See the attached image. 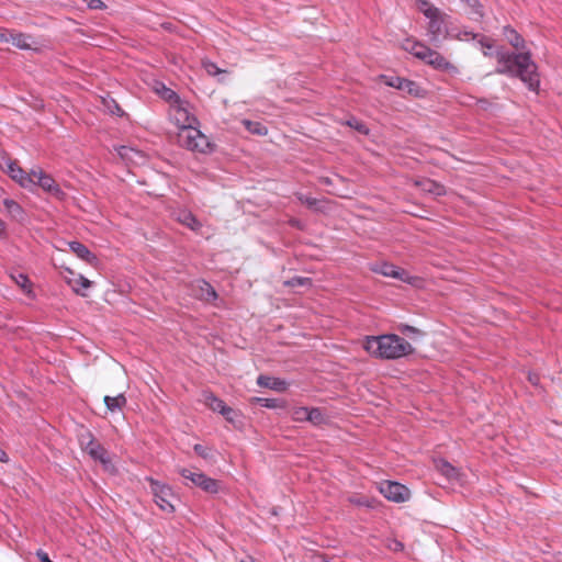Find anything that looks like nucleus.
Listing matches in <instances>:
<instances>
[{"label": "nucleus", "mask_w": 562, "mask_h": 562, "mask_svg": "<svg viewBox=\"0 0 562 562\" xmlns=\"http://www.w3.org/2000/svg\"><path fill=\"white\" fill-rule=\"evenodd\" d=\"M496 59L498 63L496 74L518 77L531 91H538L540 80L530 53L509 54L498 50Z\"/></svg>", "instance_id": "obj_1"}, {"label": "nucleus", "mask_w": 562, "mask_h": 562, "mask_svg": "<svg viewBox=\"0 0 562 562\" xmlns=\"http://www.w3.org/2000/svg\"><path fill=\"white\" fill-rule=\"evenodd\" d=\"M363 348L373 357L381 359H397L413 352L412 345L394 334L369 336Z\"/></svg>", "instance_id": "obj_2"}, {"label": "nucleus", "mask_w": 562, "mask_h": 562, "mask_svg": "<svg viewBox=\"0 0 562 562\" xmlns=\"http://www.w3.org/2000/svg\"><path fill=\"white\" fill-rule=\"evenodd\" d=\"M402 48L437 70L446 72L458 71V68L447 60L440 53L429 48L420 42L406 38L402 43Z\"/></svg>", "instance_id": "obj_3"}, {"label": "nucleus", "mask_w": 562, "mask_h": 562, "mask_svg": "<svg viewBox=\"0 0 562 562\" xmlns=\"http://www.w3.org/2000/svg\"><path fill=\"white\" fill-rule=\"evenodd\" d=\"M402 48L437 70L446 72L458 71V68L447 60L440 53L429 48L420 42L406 38L402 43Z\"/></svg>", "instance_id": "obj_4"}, {"label": "nucleus", "mask_w": 562, "mask_h": 562, "mask_svg": "<svg viewBox=\"0 0 562 562\" xmlns=\"http://www.w3.org/2000/svg\"><path fill=\"white\" fill-rule=\"evenodd\" d=\"M402 48L437 70L446 72L458 71V68L447 60L440 53L429 48L420 42L406 38L402 43Z\"/></svg>", "instance_id": "obj_5"}, {"label": "nucleus", "mask_w": 562, "mask_h": 562, "mask_svg": "<svg viewBox=\"0 0 562 562\" xmlns=\"http://www.w3.org/2000/svg\"><path fill=\"white\" fill-rule=\"evenodd\" d=\"M177 139L181 147L191 151L205 154L211 149L207 136L200 131V122L179 130Z\"/></svg>", "instance_id": "obj_6"}, {"label": "nucleus", "mask_w": 562, "mask_h": 562, "mask_svg": "<svg viewBox=\"0 0 562 562\" xmlns=\"http://www.w3.org/2000/svg\"><path fill=\"white\" fill-rule=\"evenodd\" d=\"M177 471L186 480L187 486L200 487L209 494H216L220 491V482L199 470L179 468Z\"/></svg>", "instance_id": "obj_7"}, {"label": "nucleus", "mask_w": 562, "mask_h": 562, "mask_svg": "<svg viewBox=\"0 0 562 562\" xmlns=\"http://www.w3.org/2000/svg\"><path fill=\"white\" fill-rule=\"evenodd\" d=\"M168 117L178 130L190 127L191 124H198L199 122L192 112L191 104L183 99L168 108Z\"/></svg>", "instance_id": "obj_8"}, {"label": "nucleus", "mask_w": 562, "mask_h": 562, "mask_svg": "<svg viewBox=\"0 0 562 562\" xmlns=\"http://www.w3.org/2000/svg\"><path fill=\"white\" fill-rule=\"evenodd\" d=\"M147 481L150 485V491L154 495L155 503L157 506L166 513H173L175 512V505L173 501H176L177 496L173 493L172 488L164 484L157 480H154L151 477H148Z\"/></svg>", "instance_id": "obj_9"}, {"label": "nucleus", "mask_w": 562, "mask_h": 562, "mask_svg": "<svg viewBox=\"0 0 562 562\" xmlns=\"http://www.w3.org/2000/svg\"><path fill=\"white\" fill-rule=\"evenodd\" d=\"M428 26L427 31L430 36V40L436 43L439 42L440 37H446L447 35V23L449 20V15L441 10H438L436 14L431 16H427Z\"/></svg>", "instance_id": "obj_10"}, {"label": "nucleus", "mask_w": 562, "mask_h": 562, "mask_svg": "<svg viewBox=\"0 0 562 562\" xmlns=\"http://www.w3.org/2000/svg\"><path fill=\"white\" fill-rule=\"evenodd\" d=\"M380 492L385 498L396 503H403L409 499V490L397 482L386 481L380 484Z\"/></svg>", "instance_id": "obj_11"}, {"label": "nucleus", "mask_w": 562, "mask_h": 562, "mask_svg": "<svg viewBox=\"0 0 562 562\" xmlns=\"http://www.w3.org/2000/svg\"><path fill=\"white\" fill-rule=\"evenodd\" d=\"M33 180L35 181V184L40 186L45 192L50 193L53 196L63 199L64 192L59 188V186L56 183L54 178L46 173L43 169H33L32 170Z\"/></svg>", "instance_id": "obj_12"}, {"label": "nucleus", "mask_w": 562, "mask_h": 562, "mask_svg": "<svg viewBox=\"0 0 562 562\" xmlns=\"http://www.w3.org/2000/svg\"><path fill=\"white\" fill-rule=\"evenodd\" d=\"M7 172L22 188L32 190V188L35 186L32 171L30 173H26L16 161L10 160L7 162Z\"/></svg>", "instance_id": "obj_13"}, {"label": "nucleus", "mask_w": 562, "mask_h": 562, "mask_svg": "<svg viewBox=\"0 0 562 562\" xmlns=\"http://www.w3.org/2000/svg\"><path fill=\"white\" fill-rule=\"evenodd\" d=\"M372 270L376 273L384 276V277L394 278V279H397V280H401L404 282H408V283L412 282V277H409L408 273L404 269L396 267L392 263H387V262L378 263L372 268Z\"/></svg>", "instance_id": "obj_14"}, {"label": "nucleus", "mask_w": 562, "mask_h": 562, "mask_svg": "<svg viewBox=\"0 0 562 562\" xmlns=\"http://www.w3.org/2000/svg\"><path fill=\"white\" fill-rule=\"evenodd\" d=\"M10 36V43H12L16 48L19 49H34V37L30 34H25L22 32H19L16 30H11Z\"/></svg>", "instance_id": "obj_15"}, {"label": "nucleus", "mask_w": 562, "mask_h": 562, "mask_svg": "<svg viewBox=\"0 0 562 562\" xmlns=\"http://www.w3.org/2000/svg\"><path fill=\"white\" fill-rule=\"evenodd\" d=\"M195 296L199 300L205 301V302H213L217 297V293L214 290V288L204 280H199L194 288Z\"/></svg>", "instance_id": "obj_16"}, {"label": "nucleus", "mask_w": 562, "mask_h": 562, "mask_svg": "<svg viewBox=\"0 0 562 562\" xmlns=\"http://www.w3.org/2000/svg\"><path fill=\"white\" fill-rule=\"evenodd\" d=\"M69 247L71 251L76 254L80 259L87 261L90 265L97 263V257L83 244L79 241H71L69 243Z\"/></svg>", "instance_id": "obj_17"}, {"label": "nucleus", "mask_w": 562, "mask_h": 562, "mask_svg": "<svg viewBox=\"0 0 562 562\" xmlns=\"http://www.w3.org/2000/svg\"><path fill=\"white\" fill-rule=\"evenodd\" d=\"M435 468L438 472H440L448 480H458L459 479V475H460L459 470L443 459L435 460Z\"/></svg>", "instance_id": "obj_18"}, {"label": "nucleus", "mask_w": 562, "mask_h": 562, "mask_svg": "<svg viewBox=\"0 0 562 562\" xmlns=\"http://www.w3.org/2000/svg\"><path fill=\"white\" fill-rule=\"evenodd\" d=\"M155 91L162 100L168 102L169 106L173 105L175 103L181 100L177 92L166 87L164 83H157L155 86Z\"/></svg>", "instance_id": "obj_19"}, {"label": "nucleus", "mask_w": 562, "mask_h": 562, "mask_svg": "<svg viewBox=\"0 0 562 562\" xmlns=\"http://www.w3.org/2000/svg\"><path fill=\"white\" fill-rule=\"evenodd\" d=\"M176 220L189 227L190 229L196 232L202 227V224L198 221V218L189 211H180L177 213Z\"/></svg>", "instance_id": "obj_20"}, {"label": "nucleus", "mask_w": 562, "mask_h": 562, "mask_svg": "<svg viewBox=\"0 0 562 562\" xmlns=\"http://www.w3.org/2000/svg\"><path fill=\"white\" fill-rule=\"evenodd\" d=\"M203 403L213 412L221 413L222 409H224L226 413H228V406L218 397H216L212 392H204L203 393Z\"/></svg>", "instance_id": "obj_21"}, {"label": "nucleus", "mask_w": 562, "mask_h": 562, "mask_svg": "<svg viewBox=\"0 0 562 562\" xmlns=\"http://www.w3.org/2000/svg\"><path fill=\"white\" fill-rule=\"evenodd\" d=\"M90 446H86V451L92 459L99 460L102 463H106V450L97 441H90Z\"/></svg>", "instance_id": "obj_22"}, {"label": "nucleus", "mask_w": 562, "mask_h": 562, "mask_svg": "<svg viewBox=\"0 0 562 562\" xmlns=\"http://www.w3.org/2000/svg\"><path fill=\"white\" fill-rule=\"evenodd\" d=\"M67 283L71 286V289L79 295L86 296V293L82 290H87L91 286V281L85 278L81 274L74 276L67 280Z\"/></svg>", "instance_id": "obj_23"}, {"label": "nucleus", "mask_w": 562, "mask_h": 562, "mask_svg": "<svg viewBox=\"0 0 562 562\" xmlns=\"http://www.w3.org/2000/svg\"><path fill=\"white\" fill-rule=\"evenodd\" d=\"M103 402L106 406V411L110 413H115L122 411L126 405L127 401L124 394H119L116 396H104Z\"/></svg>", "instance_id": "obj_24"}, {"label": "nucleus", "mask_w": 562, "mask_h": 562, "mask_svg": "<svg viewBox=\"0 0 562 562\" xmlns=\"http://www.w3.org/2000/svg\"><path fill=\"white\" fill-rule=\"evenodd\" d=\"M504 36L508 41V43L516 49L525 48V40L518 34L516 30L512 26L506 25L503 29Z\"/></svg>", "instance_id": "obj_25"}, {"label": "nucleus", "mask_w": 562, "mask_h": 562, "mask_svg": "<svg viewBox=\"0 0 562 562\" xmlns=\"http://www.w3.org/2000/svg\"><path fill=\"white\" fill-rule=\"evenodd\" d=\"M416 184L420 186L423 191L432 193L435 195H443L446 193V189L443 186H441L432 180H429V179H425V180H422L420 182H416Z\"/></svg>", "instance_id": "obj_26"}, {"label": "nucleus", "mask_w": 562, "mask_h": 562, "mask_svg": "<svg viewBox=\"0 0 562 562\" xmlns=\"http://www.w3.org/2000/svg\"><path fill=\"white\" fill-rule=\"evenodd\" d=\"M299 199L307 207L322 212L326 211V205L330 203L327 200H317L311 196H300Z\"/></svg>", "instance_id": "obj_27"}, {"label": "nucleus", "mask_w": 562, "mask_h": 562, "mask_svg": "<svg viewBox=\"0 0 562 562\" xmlns=\"http://www.w3.org/2000/svg\"><path fill=\"white\" fill-rule=\"evenodd\" d=\"M11 279L15 282L18 286H20L24 291L25 294H32V284L27 276L21 272H16L11 274Z\"/></svg>", "instance_id": "obj_28"}, {"label": "nucleus", "mask_w": 562, "mask_h": 562, "mask_svg": "<svg viewBox=\"0 0 562 562\" xmlns=\"http://www.w3.org/2000/svg\"><path fill=\"white\" fill-rule=\"evenodd\" d=\"M2 204L5 211L15 218H20L23 215V210L18 202L12 199H4Z\"/></svg>", "instance_id": "obj_29"}, {"label": "nucleus", "mask_w": 562, "mask_h": 562, "mask_svg": "<svg viewBox=\"0 0 562 562\" xmlns=\"http://www.w3.org/2000/svg\"><path fill=\"white\" fill-rule=\"evenodd\" d=\"M417 9L427 18L431 16L432 14H436L439 8L435 7L430 1L428 0H416Z\"/></svg>", "instance_id": "obj_30"}, {"label": "nucleus", "mask_w": 562, "mask_h": 562, "mask_svg": "<svg viewBox=\"0 0 562 562\" xmlns=\"http://www.w3.org/2000/svg\"><path fill=\"white\" fill-rule=\"evenodd\" d=\"M402 91L407 92L411 95L420 97L423 95V89L415 82L404 78Z\"/></svg>", "instance_id": "obj_31"}, {"label": "nucleus", "mask_w": 562, "mask_h": 562, "mask_svg": "<svg viewBox=\"0 0 562 562\" xmlns=\"http://www.w3.org/2000/svg\"><path fill=\"white\" fill-rule=\"evenodd\" d=\"M464 2L470 9L473 19L479 20L484 16L483 7L479 0H461Z\"/></svg>", "instance_id": "obj_32"}, {"label": "nucleus", "mask_w": 562, "mask_h": 562, "mask_svg": "<svg viewBox=\"0 0 562 562\" xmlns=\"http://www.w3.org/2000/svg\"><path fill=\"white\" fill-rule=\"evenodd\" d=\"M258 385L263 387H270L273 390H278L281 385V382L277 378H271L268 375H259L257 380Z\"/></svg>", "instance_id": "obj_33"}, {"label": "nucleus", "mask_w": 562, "mask_h": 562, "mask_svg": "<svg viewBox=\"0 0 562 562\" xmlns=\"http://www.w3.org/2000/svg\"><path fill=\"white\" fill-rule=\"evenodd\" d=\"M307 420L313 425H322L325 423V416L319 408H307Z\"/></svg>", "instance_id": "obj_34"}, {"label": "nucleus", "mask_w": 562, "mask_h": 562, "mask_svg": "<svg viewBox=\"0 0 562 562\" xmlns=\"http://www.w3.org/2000/svg\"><path fill=\"white\" fill-rule=\"evenodd\" d=\"M283 284L291 288H310L312 282L310 278L295 277L292 278L291 280L283 282Z\"/></svg>", "instance_id": "obj_35"}, {"label": "nucleus", "mask_w": 562, "mask_h": 562, "mask_svg": "<svg viewBox=\"0 0 562 562\" xmlns=\"http://www.w3.org/2000/svg\"><path fill=\"white\" fill-rule=\"evenodd\" d=\"M246 128L252 133L258 135L267 134V128L259 122L244 121Z\"/></svg>", "instance_id": "obj_36"}, {"label": "nucleus", "mask_w": 562, "mask_h": 562, "mask_svg": "<svg viewBox=\"0 0 562 562\" xmlns=\"http://www.w3.org/2000/svg\"><path fill=\"white\" fill-rule=\"evenodd\" d=\"M345 124L351 128H355L356 131H358L359 133H361L363 135L369 134V128L367 127V125L363 122H361L355 117H351L350 120L346 121Z\"/></svg>", "instance_id": "obj_37"}, {"label": "nucleus", "mask_w": 562, "mask_h": 562, "mask_svg": "<svg viewBox=\"0 0 562 562\" xmlns=\"http://www.w3.org/2000/svg\"><path fill=\"white\" fill-rule=\"evenodd\" d=\"M479 44L481 45L482 47V53L484 56L486 57H491L492 56V48L494 47V42L486 37V36H481L480 40H479Z\"/></svg>", "instance_id": "obj_38"}, {"label": "nucleus", "mask_w": 562, "mask_h": 562, "mask_svg": "<svg viewBox=\"0 0 562 562\" xmlns=\"http://www.w3.org/2000/svg\"><path fill=\"white\" fill-rule=\"evenodd\" d=\"M119 155L123 158V159H127V160H134V157L135 156H140L139 151L131 148V147H127V146H122L119 148Z\"/></svg>", "instance_id": "obj_39"}, {"label": "nucleus", "mask_w": 562, "mask_h": 562, "mask_svg": "<svg viewBox=\"0 0 562 562\" xmlns=\"http://www.w3.org/2000/svg\"><path fill=\"white\" fill-rule=\"evenodd\" d=\"M381 79L384 81V83L386 86L393 87L398 90H401L403 81H404V78H401V77H390L389 78L386 76H381Z\"/></svg>", "instance_id": "obj_40"}, {"label": "nucleus", "mask_w": 562, "mask_h": 562, "mask_svg": "<svg viewBox=\"0 0 562 562\" xmlns=\"http://www.w3.org/2000/svg\"><path fill=\"white\" fill-rule=\"evenodd\" d=\"M293 420L303 422L307 420V407L293 408L291 412Z\"/></svg>", "instance_id": "obj_41"}, {"label": "nucleus", "mask_w": 562, "mask_h": 562, "mask_svg": "<svg viewBox=\"0 0 562 562\" xmlns=\"http://www.w3.org/2000/svg\"><path fill=\"white\" fill-rule=\"evenodd\" d=\"M202 66H203L204 70H205L209 75H211V76H216V75H218V74L223 72V70H221V69L216 66V64H214L213 61H210V60H204V61L202 63Z\"/></svg>", "instance_id": "obj_42"}, {"label": "nucleus", "mask_w": 562, "mask_h": 562, "mask_svg": "<svg viewBox=\"0 0 562 562\" xmlns=\"http://www.w3.org/2000/svg\"><path fill=\"white\" fill-rule=\"evenodd\" d=\"M95 439L93 438V436L87 431L85 434H81L80 435V438H79V442H80V447L82 450L86 449V446H90V441H94Z\"/></svg>", "instance_id": "obj_43"}, {"label": "nucleus", "mask_w": 562, "mask_h": 562, "mask_svg": "<svg viewBox=\"0 0 562 562\" xmlns=\"http://www.w3.org/2000/svg\"><path fill=\"white\" fill-rule=\"evenodd\" d=\"M88 8L93 10H102L105 8V4L101 0H83Z\"/></svg>", "instance_id": "obj_44"}, {"label": "nucleus", "mask_w": 562, "mask_h": 562, "mask_svg": "<svg viewBox=\"0 0 562 562\" xmlns=\"http://www.w3.org/2000/svg\"><path fill=\"white\" fill-rule=\"evenodd\" d=\"M256 401L265 407H277L278 406L277 400L257 397Z\"/></svg>", "instance_id": "obj_45"}, {"label": "nucleus", "mask_w": 562, "mask_h": 562, "mask_svg": "<svg viewBox=\"0 0 562 562\" xmlns=\"http://www.w3.org/2000/svg\"><path fill=\"white\" fill-rule=\"evenodd\" d=\"M12 29H0V43H9Z\"/></svg>", "instance_id": "obj_46"}, {"label": "nucleus", "mask_w": 562, "mask_h": 562, "mask_svg": "<svg viewBox=\"0 0 562 562\" xmlns=\"http://www.w3.org/2000/svg\"><path fill=\"white\" fill-rule=\"evenodd\" d=\"M228 413H226L224 409L221 411V414L226 418L227 422L234 423L236 413L235 411L228 406Z\"/></svg>", "instance_id": "obj_47"}, {"label": "nucleus", "mask_w": 562, "mask_h": 562, "mask_svg": "<svg viewBox=\"0 0 562 562\" xmlns=\"http://www.w3.org/2000/svg\"><path fill=\"white\" fill-rule=\"evenodd\" d=\"M36 557L38 558V560H40L41 562H53V561L49 559L48 554H47L45 551H43V550H37V552H36Z\"/></svg>", "instance_id": "obj_48"}, {"label": "nucleus", "mask_w": 562, "mask_h": 562, "mask_svg": "<svg viewBox=\"0 0 562 562\" xmlns=\"http://www.w3.org/2000/svg\"><path fill=\"white\" fill-rule=\"evenodd\" d=\"M476 37H477V34H474V33H472V32H464V33H463V36H461V34H458V35H457V38H458V40H460V41H462V40H469V38H471V40H475Z\"/></svg>", "instance_id": "obj_49"}, {"label": "nucleus", "mask_w": 562, "mask_h": 562, "mask_svg": "<svg viewBox=\"0 0 562 562\" xmlns=\"http://www.w3.org/2000/svg\"><path fill=\"white\" fill-rule=\"evenodd\" d=\"M9 461V457L4 449L0 446V462L7 463Z\"/></svg>", "instance_id": "obj_50"}, {"label": "nucleus", "mask_w": 562, "mask_h": 562, "mask_svg": "<svg viewBox=\"0 0 562 562\" xmlns=\"http://www.w3.org/2000/svg\"><path fill=\"white\" fill-rule=\"evenodd\" d=\"M289 223L292 226H294V227H296L299 229H303L304 228V224L301 221H299V220H290Z\"/></svg>", "instance_id": "obj_51"}, {"label": "nucleus", "mask_w": 562, "mask_h": 562, "mask_svg": "<svg viewBox=\"0 0 562 562\" xmlns=\"http://www.w3.org/2000/svg\"><path fill=\"white\" fill-rule=\"evenodd\" d=\"M194 451H195L198 454L202 456V457H206L205 451H204V447H203V446H201V445H195V446H194Z\"/></svg>", "instance_id": "obj_52"}, {"label": "nucleus", "mask_w": 562, "mask_h": 562, "mask_svg": "<svg viewBox=\"0 0 562 562\" xmlns=\"http://www.w3.org/2000/svg\"><path fill=\"white\" fill-rule=\"evenodd\" d=\"M329 193L335 194V195L340 196V198H344V199H349V198H351V196H350V194H348V193H342V192L337 191V190H331Z\"/></svg>", "instance_id": "obj_53"}, {"label": "nucleus", "mask_w": 562, "mask_h": 562, "mask_svg": "<svg viewBox=\"0 0 562 562\" xmlns=\"http://www.w3.org/2000/svg\"><path fill=\"white\" fill-rule=\"evenodd\" d=\"M528 379H529V381H530L532 384H535V385H536V384L538 383V381H539V378H538V375H537V374H529Z\"/></svg>", "instance_id": "obj_54"}, {"label": "nucleus", "mask_w": 562, "mask_h": 562, "mask_svg": "<svg viewBox=\"0 0 562 562\" xmlns=\"http://www.w3.org/2000/svg\"><path fill=\"white\" fill-rule=\"evenodd\" d=\"M321 182L325 186H331L333 184V180L328 177H325V178H322L321 179Z\"/></svg>", "instance_id": "obj_55"}, {"label": "nucleus", "mask_w": 562, "mask_h": 562, "mask_svg": "<svg viewBox=\"0 0 562 562\" xmlns=\"http://www.w3.org/2000/svg\"><path fill=\"white\" fill-rule=\"evenodd\" d=\"M314 562H329V561L324 557H317Z\"/></svg>", "instance_id": "obj_56"}, {"label": "nucleus", "mask_w": 562, "mask_h": 562, "mask_svg": "<svg viewBox=\"0 0 562 562\" xmlns=\"http://www.w3.org/2000/svg\"><path fill=\"white\" fill-rule=\"evenodd\" d=\"M4 234V223L0 220V236Z\"/></svg>", "instance_id": "obj_57"}, {"label": "nucleus", "mask_w": 562, "mask_h": 562, "mask_svg": "<svg viewBox=\"0 0 562 562\" xmlns=\"http://www.w3.org/2000/svg\"><path fill=\"white\" fill-rule=\"evenodd\" d=\"M406 330L412 331V333H416L417 331L416 328L411 327V326H406Z\"/></svg>", "instance_id": "obj_58"}, {"label": "nucleus", "mask_w": 562, "mask_h": 562, "mask_svg": "<svg viewBox=\"0 0 562 562\" xmlns=\"http://www.w3.org/2000/svg\"><path fill=\"white\" fill-rule=\"evenodd\" d=\"M241 562H255V560L249 558L247 561H241Z\"/></svg>", "instance_id": "obj_59"}]
</instances>
